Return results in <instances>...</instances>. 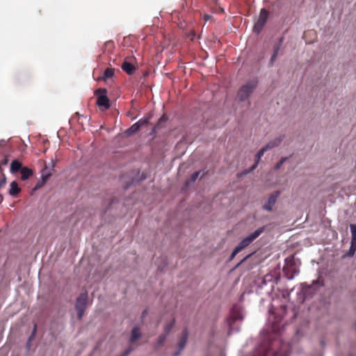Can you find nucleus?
Returning <instances> with one entry per match:
<instances>
[{"instance_id": "obj_1", "label": "nucleus", "mask_w": 356, "mask_h": 356, "mask_svg": "<svg viewBox=\"0 0 356 356\" xmlns=\"http://www.w3.org/2000/svg\"><path fill=\"white\" fill-rule=\"evenodd\" d=\"M257 84L258 80L257 78H254L247 81L245 85L242 86L239 88L237 92L238 99L241 102L247 99L257 88Z\"/></svg>"}, {"instance_id": "obj_2", "label": "nucleus", "mask_w": 356, "mask_h": 356, "mask_svg": "<svg viewBox=\"0 0 356 356\" xmlns=\"http://www.w3.org/2000/svg\"><path fill=\"white\" fill-rule=\"evenodd\" d=\"M285 261L286 265L283 268V272L288 280H292L299 273V269L296 266L293 256L286 258Z\"/></svg>"}, {"instance_id": "obj_3", "label": "nucleus", "mask_w": 356, "mask_h": 356, "mask_svg": "<svg viewBox=\"0 0 356 356\" xmlns=\"http://www.w3.org/2000/svg\"><path fill=\"white\" fill-rule=\"evenodd\" d=\"M264 227H260L255 230L253 233L244 238L236 246L240 252L249 246L257 237H259L264 232Z\"/></svg>"}, {"instance_id": "obj_4", "label": "nucleus", "mask_w": 356, "mask_h": 356, "mask_svg": "<svg viewBox=\"0 0 356 356\" xmlns=\"http://www.w3.org/2000/svg\"><path fill=\"white\" fill-rule=\"evenodd\" d=\"M264 227H260L255 230L253 233L244 238L236 246L240 252L249 246L257 237H259L264 232Z\"/></svg>"}, {"instance_id": "obj_5", "label": "nucleus", "mask_w": 356, "mask_h": 356, "mask_svg": "<svg viewBox=\"0 0 356 356\" xmlns=\"http://www.w3.org/2000/svg\"><path fill=\"white\" fill-rule=\"evenodd\" d=\"M88 302V293L84 292L80 294L76 299V310L78 313V318L81 320L84 314L85 310L87 307Z\"/></svg>"}, {"instance_id": "obj_6", "label": "nucleus", "mask_w": 356, "mask_h": 356, "mask_svg": "<svg viewBox=\"0 0 356 356\" xmlns=\"http://www.w3.org/2000/svg\"><path fill=\"white\" fill-rule=\"evenodd\" d=\"M273 344L266 346L265 344H261L255 350L253 356H266L269 351L272 348ZM274 356H288L286 350H279L274 354Z\"/></svg>"}, {"instance_id": "obj_7", "label": "nucleus", "mask_w": 356, "mask_h": 356, "mask_svg": "<svg viewBox=\"0 0 356 356\" xmlns=\"http://www.w3.org/2000/svg\"><path fill=\"white\" fill-rule=\"evenodd\" d=\"M268 18V12L265 8H262L260 10L259 18L253 27V31L255 33L259 34L261 33L267 22Z\"/></svg>"}, {"instance_id": "obj_8", "label": "nucleus", "mask_w": 356, "mask_h": 356, "mask_svg": "<svg viewBox=\"0 0 356 356\" xmlns=\"http://www.w3.org/2000/svg\"><path fill=\"white\" fill-rule=\"evenodd\" d=\"M284 37H281L278 39V41L274 44L273 48V54L270 56V63L273 64L276 59L284 54Z\"/></svg>"}, {"instance_id": "obj_9", "label": "nucleus", "mask_w": 356, "mask_h": 356, "mask_svg": "<svg viewBox=\"0 0 356 356\" xmlns=\"http://www.w3.org/2000/svg\"><path fill=\"white\" fill-rule=\"evenodd\" d=\"M243 316L239 308L236 306L234 307L232 309L231 314L227 319V324L229 326V333L233 332L234 330V324L237 321H242Z\"/></svg>"}, {"instance_id": "obj_10", "label": "nucleus", "mask_w": 356, "mask_h": 356, "mask_svg": "<svg viewBox=\"0 0 356 356\" xmlns=\"http://www.w3.org/2000/svg\"><path fill=\"white\" fill-rule=\"evenodd\" d=\"M106 93L107 91L104 88H99L95 91V94L98 95L97 104L100 107H104L106 109H108L110 108V104Z\"/></svg>"}, {"instance_id": "obj_11", "label": "nucleus", "mask_w": 356, "mask_h": 356, "mask_svg": "<svg viewBox=\"0 0 356 356\" xmlns=\"http://www.w3.org/2000/svg\"><path fill=\"white\" fill-rule=\"evenodd\" d=\"M280 195V192L277 191L273 194H271L268 200V202L265 204H264L263 208L264 209L270 211L273 209V207L276 202L277 198Z\"/></svg>"}, {"instance_id": "obj_12", "label": "nucleus", "mask_w": 356, "mask_h": 356, "mask_svg": "<svg viewBox=\"0 0 356 356\" xmlns=\"http://www.w3.org/2000/svg\"><path fill=\"white\" fill-rule=\"evenodd\" d=\"M140 63L138 62L137 59L131 56L126 58L122 63L121 67H138Z\"/></svg>"}, {"instance_id": "obj_13", "label": "nucleus", "mask_w": 356, "mask_h": 356, "mask_svg": "<svg viewBox=\"0 0 356 356\" xmlns=\"http://www.w3.org/2000/svg\"><path fill=\"white\" fill-rule=\"evenodd\" d=\"M284 135L280 136L278 138H276L270 140L264 147L267 149V150L271 149L274 147L279 146L281 144L282 141L284 140Z\"/></svg>"}, {"instance_id": "obj_14", "label": "nucleus", "mask_w": 356, "mask_h": 356, "mask_svg": "<svg viewBox=\"0 0 356 356\" xmlns=\"http://www.w3.org/2000/svg\"><path fill=\"white\" fill-rule=\"evenodd\" d=\"M266 151H268L267 149L265 147H264L257 152V154H256V157H255V162H254V165L252 166L250 171L254 170L257 167L261 158L264 156V153Z\"/></svg>"}, {"instance_id": "obj_15", "label": "nucleus", "mask_w": 356, "mask_h": 356, "mask_svg": "<svg viewBox=\"0 0 356 356\" xmlns=\"http://www.w3.org/2000/svg\"><path fill=\"white\" fill-rule=\"evenodd\" d=\"M114 74V68H106V70L103 73L102 76H97V80L101 81H106L109 78L112 77Z\"/></svg>"}, {"instance_id": "obj_16", "label": "nucleus", "mask_w": 356, "mask_h": 356, "mask_svg": "<svg viewBox=\"0 0 356 356\" xmlns=\"http://www.w3.org/2000/svg\"><path fill=\"white\" fill-rule=\"evenodd\" d=\"M10 186L9 194L11 196L16 197L20 193L21 188L16 181H12Z\"/></svg>"}, {"instance_id": "obj_17", "label": "nucleus", "mask_w": 356, "mask_h": 356, "mask_svg": "<svg viewBox=\"0 0 356 356\" xmlns=\"http://www.w3.org/2000/svg\"><path fill=\"white\" fill-rule=\"evenodd\" d=\"M22 163L18 160H14L12 161L10 164V172L11 173L14 174L19 171H21V169L22 168Z\"/></svg>"}, {"instance_id": "obj_18", "label": "nucleus", "mask_w": 356, "mask_h": 356, "mask_svg": "<svg viewBox=\"0 0 356 356\" xmlns=\"http://www.w3.org/2000/svg\"><path fill=\"white\" fill-rule=\"evenodd\" d=\"M20 172L22 174L21 179L24 181L28 179L33 174V170L27 167H23Z\"/></svg>"}, {"instance_id": "obj_19", "label": "nucleus", "mask_w": 356, "mask_h": 356, "mask_svg": "<svg viewBox=\"0 0 356 356\" xmlns=\"http://www.w3.org/2000/svg\"><path fill=\"white\" fill-rule=\"evenodd\" d=\"M188 333L187 331V329H184L182 332V336L181 337V339L179 342V350H181L186 346L187 339H188Z\"/></svg>"}, {"instance_id": "obj_20", "label": "nucleus", "mask_w": 356, "mask_h": 356, "mask_svg": "<svg viewBox=\"0 0 356 356\" xmlns=\"http://www.w3.org/2000/svg\"><path fill=\"white\" fill-rule=\"evenodd\" d=\"M51 175V174L50 172H47V168H44L42 171V182L41 184H37L36 188L41 187L48 180V179L50 177Z\"/></svg>"}, {"instance_id": "obj_21", "label": "nucleus", "mask_w": 356, "mask_h": 356, "mask_svg": "<svg viewBox=\"0 0 356 356\" xmlns=\"http://www.w3.org/2000/svg\"><path fill=\"white\" fill-rule=\"evenodd\" d=\"M140 333L139 328H138L136 327H134L131 331V336L130 341L131 343L134 342L140 337Z\"/></svg>"}, {"instance_id": "obj_22", "label": "nucleus", "mask_w": 356, "mask_h": 356, "mask_svg": "<svg viewBox=\"0 0 356 356\" xmlns=\"http://www.w3.org/2000/svg\"><path fill=\"white\" fill-rule=\"evenodd\" d=\"M312 288V285H308L305 283L302 284V292L305 296H307L311 293Z\"/></svg>"}, {"instance_id": "obj_23", "label": "nucleus", "mask_w": 356, "mask_h": 356, "mask_svg": "<svg viewBox=\"0 0 356 356\" xmlns=\"http://www.w3.org/2000/svg\"><path fill=\"white\" fill-rule=\"evenodd\" d=\"M350 228L351 231V242H353L354 246H356V225H350Z\"/></svg>"}, {"instance_id": "obj_24", "label": "nucleus", "mask_w": 356, "mask_h": 356, "mask_svg": "<svg viewBox=\"0 0 356 356\" xmlns=\"http://www.w3.org/2000/svg\"><path fill=\"white\" fill-rule=\"evenodd\" d=\"M175 319H172L170 323H168L166 326L165 327V329H164V333L165 335H168L170 332L171 331V330L172 329L174 325H175Z\"/></svg>"}, {"instance_id": "obj_25", "label": "nucleus", "mask_w": 356, "mask_h": 356, "mask_svg": "<svg viewBox=\"0 0 356 356\" xmlns=\"http://www.w3.org/2000/svg\"><path fill=\"white\" fill-rule=\"evenodd\" d=\"M175 319H172L170 323H168L166 326L165 327V329H164V333L165 335H168L170 332L171 331V330L172 329L174 325H175Z\"/></svg>"}, {"instance_id": "obj_26", "label": "nucleus", "mask_w": 356, "mask_h": 356, "mask_svg": "<svg viewBox=\"0 0 356 356\" xmlns=\"http://www.w3.org/2000/svg\"><path fill=\"white\" fill-rule=\"evenodd\" d=\"M140 127L136 122L129 129H127V132L128 134H135L140 130Z\"/></svg>"}, {"instance_id": "obj_27", "label": "nucleus", "mask_w": 356, "mask_h": 356, "mask_svg": "<svg viewBox=\"0 0 356 356\" xmlns=\"http://www.w3.org/2000/svg\"><path fill=\"white\" fill-rule=\"evenodd\" d=\"M273 317L275 318V321L273 322V330H276L277 329V323L281 321V318L275 316L274 313L271 314L269 317V321H271V318Z\"/></svg>"}, {"instance_id": "obj_28", "label": "nucleus", "mask_w": 356, "mask_h": 356, "mask_svg": "<svg viewBox=\"0 0 356 356\" xmlns=\"http://www.w3.org/2000/svg\"><path fill=\"white\" fill-rule=\"evenodd\" d=\"M288 159V157H283L281 159V160L275 165V170H279L282 165H283V163Z\"/></svg>"}, {"instance_id": "obj_29", "label": "nucleus", "mask_w": 356, "mask_h": 356, "mask_svg": "<svg viewBox=\"0 0 356 356\" xmlns=\"http://www.w3.org/2000/svg\"><path fill=\"white\" fill-rule=\"evenodd\" d=\"M149 122V118H142L138 120L136 123L138 124V126L141 127L142 126H145Z\"/></svg>"}, {"instance_id": "obj_30", "label": "nucleus", "mask_w": 356, "mask_h": 356, "mask_svg": "<svg viewBox=\"0 0 356 356\" xmlns=\"http://www.w3.org/2000/svg\"><path fill=\"white\" fill-rule=\"evenodd\" d=\"M6 179H6L5 174L2 173L1 177L0 179V189L5 186L6 183Z\"/></svg>"}, {"instance_id": "obj_31", "label": "nucleus", "mask_w": 356, "mask_h": 356, "mask_svg": "<svg viewBox=\"0 0 356 356\" xmlns=\"http://www.w3.org/2000/svg\"><path fill=\"white\" fill-rule=\"evenodd\" d=\"M166 337H167V335H165V334H163L162 335H161L159 337L158 341H157L158 346H161L163 344V343L165 341V340L166 339Z\"/></svg>"}, {"instance_id": "obj_32", "label": "nucleus", "mask_w": 356, "mask_h": 356, "mask_svg": "<svg viewBox=\"0 0 356 356\" xmlns=\"http://www.w3.org/2000/svg\"><path fill=\"white\" fill-rule=\"evenodd\" d=\"M9 158L8 156H4V157L0 161L1 167L2 165H6L8 163Z\"/></svg>"}, {"instance_id": "obj_33", "label": "nucleus", "mask_w": 356, "mask_h": 356, "mask_svg": "<svg viewBox=\"0 0 356 356\" xmlns=\"http://www.w3.org/2000/svg\"><path fill=\"white\" fill-rule=\"evenodd\" d=\"M240 252V250L239 249H238L236 247L234 248V250H233L232 253L231 254L230 257H229V261H232L234 257L235 256Z\"/></svg>"}, {"instance_id": "obj_34", "label": "nucleus", "mask_w": 356, "mask_h": 356, "mask_svg": "<svg viewBox=\"0 0 356 356\" xmlns=\"http://www.w3.org/2000/svg\"><path fill=\"white\" fill-rule=\"evenodd\" d=\"M199 175H200V172H195L194 173H193L191 177V181H195L197 179Z\"/></svg>"}, {"instance_id": "obj_35", "label": "nucleus", "mask_w": 356, "mask_h": 356, "mask_svg": "<svg viewBox=\"0 0 356 356\" xmlns=\"http://www.w3.org/2000/svg\"><path fill=\"white\" fill-rule=\"evenodd\" d=\"M355 251H356V246H354L353 242H351L350 247L349 249V254H350V255L354 254Z\"/></svg>"}, {"instance_id": "obj_36", "label": "nucleus", "mask_w": 356, "mask_h": 356, "mask_svg": "<svg viewBox=\"0 0 356 356\" xmlns=\"http://www.w3.org/2000/svg\"><path fill=\"white\" fill-rule=\"evenodd\" d=\"M122 69L124 70L129 75L133 74L134 73L135 70H136V68H122Z\"/></svg>"}, {"instance_id": "obj_37", "label": "nucleus", "mask_w": 356, "mask_h": 356, "mask_svg": "<svg viewBox=\"0 0 356 356\" xmlns=\"http://www.w3.org/2000/svg\"><path fill=\"white\" fill-rule=\"evenodd\" d=\"M195 33L194 31H191L188 34V38H189L191 40H194L195 38Z\"/></svg>"}, {"instance_id": "obj_38", "label": "nucleus", "mask_w": 356, "mask_h": 356, "mask_svg": "<svg viewBox=\"0 0 356 356\" xmlns=\"http://www.w3.org/2000/svg\"><path fill=\"white\" fill-rule=\"evenodd\" d=\"M252 254H248L243 259H242L236 266L235 268H238L239 266H241L242 264H243L247 259H248L249 257H250Z\"/></svg>"}, {"instance_id": "obj_39", "label": "nucleus", "mask_w": 356, "mask_h": 356, "mask_svg": "<svg viewBox=\"0 0 356 356\" xmlns=\"http://www.w3.org/2000/svg\"><path fill=\"white\" fill-rule=\"evenodd\" d=\"M166 120H167V117L165 115H163V116H161L160 118L157 126H159L162 122H165Z\"/></svg>"}, {"instance_id": "obj_40", "label": "nucleus", "mask_w": 356, "mask_h": 356, "mask_svg": "<svg viewBox=\"0 0 356 356\" xmlns=\"http://www.w3.org/2000/svg\"><path fill=\"white\" fill-rule=\"evenodd\" d=\"M35 332H36V325H35L34 328H33V332H32V334H31V337H30L29 340H31V337H32L33 336H34V334H35Z\"/></svg>"}, {"instance_id": "obj_41", "label": "nucleus", "mask_w": 356, "mask_h": 356, "mask_svg": "<svg viewBox=\"0 0 356 356\" xmlns=\"http://www.w3.org/2000/svg\"><path fill=\"white\" fill-rule=\"evenodd\" d=\"M204 19L206 21H208L211 19V16L210 15H205L204 17Z\"/></svg>"}, {"instance_id": "obj_42", "label": "nucleus", "mask_w": 356, "mask_h": 356, "mask_svg": "<svg viewBox=\"0 0 356 356\" xmlns=\"http://www.w3.org/2000/svg\"><path fill=\"white\" fill-rule=\"evenodd\" d=\"M147 310L143 311L142 316H143V317L145 316V315L147 314Z\"/></svg>"}, {"instance_id": "obj_43", "label": "nucleus", "mask_w": 356, "mask_h": 356, "mask_svg": "<svg viewBox=\"0 0 356 356\" xmlns=\"http://www.w3.org/2000/svg\"><path fill=\"white\" fill-rule=\"evenodd\" d=\"M147 75H148V72H145V73L144 76H147Z\"/></svg>"}, {"instance_id": "obj_44", "label": "nucleus", "mask_w": 356, "mask_h": 356, "mask_svg": "<svg viewBox=\"0 0 356 356\" xmlns=\"http://www.w3.org/2000/svg\"><path fill=\"white\" fill-rule=\"evenodd\" d=\"M179 352H178V353H176L174 355V356H178V355H179Z\"/></svg>"}]
</instances>
